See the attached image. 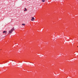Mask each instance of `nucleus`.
Returning <instances> with one entry per match:
<instances>
[{"mask_svg": "<svg viewBox=\"0 0 78 78\" xmlns=\"http://www.w3.org/2000/svg\"><path fill=\"white\" fill-rule=\"evenodd\" d=\"M14 27L12 28L11 30L9 31V34H11V33H12V31L14 30Z\"/></svg>", "mask_w": 78, "mask_h": 78, "instance_id": "obj_1", "label": "nucleus"}, {"mask_svg": "<svg viewBox=\"0 0 78 78\" xmlns=\"http://www.w3.org/2000/svg\"><path fill=\"white\" fill-rule=\"evenodd\" d=\"M7 33V31H4L3 32V34L5 33V34H6Z\"/></svg>", "mask_w": 78, "mask_h": 78, "instance_id": "obj_2", "label": "nucleus"}, {"mask_svg": "<svg viewBox=\"0 0 78 78\" xmlns=\"http://www.w3.org/2000/svg\"><path fill=\"white\" fill-rule=\"evenodd\" d=\"M34 20V18L33 17L32 18V19H31V21H33Z\"/></svg>", "mask_w": 78, "mask_h": 78, "instance_id": "obj_3", "label": "nucleus"}, {"mask_svg": "<svg viewBox=\"0 0 78 78\" xmlns=\"http://www.w3.org/2000/svg\"><path fill=\"white\" fill-rule=\"evenodd\" d=\"M22 25H23L24 26H25V24L24 23L22 24Z\"/></svg>", "mask_w": 78, "mask_h": 78, "instance_id": "obj_4", "label": "nucleus"}, {"mask_svg": "<svg viewBox=\"0 0 78 78\" xmlns=\"http://www.w3.org/2000/svg\"><path fill=\"white\" fill-rule=\"evenodd\" d=\"M45 1L44 0H42V2H44Z\"/></svg>", "mask_w": 78, "mask_h": 78, "instance_id": "obj_5", "label": "nucleus"}, {"mask_svg": "<svg viewBox=\"0 0 78 78\" xmlns=\"http://www.w3.org/2000/svg\"><path fill=\"white\" fill-rule=\"evenodd\" d=\"M25 10H24V11H27V9H26V8H25Z\"/></svg>", "mask_w": 78, "mask_h": 78, "instance_id": "obj_6", "label": "nucleus"}, {"mask_svg": "<svg viewBox=\"0 0 78 78\" xmlns=\"http://www.w3.org/2000/svg\"><path fill=\"white\" fill-rule=\"evenodd\" d=\"M77 47H78V46H77Z\"/></svg>", "mask_w": 78, "mask_h": 78, "instance_id": "obj_7", "label": "nucleus"}]
</instances>
